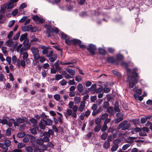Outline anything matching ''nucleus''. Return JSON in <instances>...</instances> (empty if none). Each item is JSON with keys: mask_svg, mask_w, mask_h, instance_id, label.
I'll return each mask as SVG.
<instances>
[{"mask_svg": "<svg viewBox=\"0 0 152 152\" xmlns=\"http://www.w3.org/2000/svg\"><path fill=\"white\" fill-rule=\"evenodd\" d=\"M20 32H18L16 35H15L13 37V39L14 40H17L20 36Z\"/></svg>", "mask_w": 152, "mask_h": 152, "instance_id": "49", "label": "nucleus"}, {"mask_svg": "<svg viewBox=\"0 0 152 152\" xmlns=\"http://www.w3.org/2000/svg\"><path fill=\"white\" fill-rule=\"evenodd\" d=\"M55 79L57 80H58L63 78V77L62 75L57 74L55 75Z\"/></svg>", "mask_w": 152, "mask_h": 152, "instance_id": "43", "label": "nucleus"}, {"mask_svg": "<svg viewBox=\"0 0 152 152\" xmlns=\"http://www.w3.org/2000/svg\"><path fill=\"white\" fill-rule=\"evenodd\" d=\"M112 72L114 74L116 75L118 77L121 76V75L120 73L116 70H112Z\"/></svg>", "mask_w": 152, "mask_h": 152, "instance_id": "37", "label": "nucleus"}, {"mask_svg": "<svg viewBox=\"0 0 152 152\" xmlns=\"http://www.w3.org/2000/svg\"><path fill=\"white\" fill-rule=\"evenodd\" d=\"M54 99L56 101H58L60 99V96L58 94H56L54 96Z\"/></svg>", "mask_w": 152, "mask_h": 152, "instance_id": "54", "label": "nucleus"}, {"mask_svg": "<svg viewBox=\"0 0 152 152\" xmlns=\"http://www.w3.org/2000/svg\"><path fill=\"white\" fill-rule=\"evenodd\" d=\"M31 50L33 54L34 59L35 61L38 60L40 58V56L38 49L35 47H32Z\"/></svg>", "mask_w": 152, "mask_h": 152, "instance_id": "4", "label": "nucleus"}, {"mask_svg": "<svg viewBox=\"0 0 152 152\" xmlns=\"http://www.w3.org/2000/svg\"><path fill=\"white\" fill-rule=\"evenodd\" d=\"M14 123H15V120L13 118L10 119L7 121V125L11 127L12 126L13 123L14 124Z\"/></svg>", "mask_w": 152, "mask_h": 152, "instance_id": "19", "label": "nucleus"}, {"mask_svg": "<svg viewBox=\"0 0 152 152\" xmlns=\"http://www.w3.org/2000/svg\"><path fill=\"white\" fill-rule=\"evenodd\" d=\"M24 121V120L23 118L18 117L16 119L15 123H14V126L15 127L19 126V124L23 123Z\"/></svg>", "mask_w": 152, "mask_h": 152, "instance_id": "6", "label": "nucleus"}, {"mask_svg": "<svg viewBox=\"0 0 152 152\" xmlns=\"http://www.w3.org/2000/svg\"><path fill=\"white\" fill-rule=\"evenodd\" d=\"M96 88V84H93L91 86V87L88 88V90L90 91H94Z\"/></svg>", "mask_w": 152, "mask_h": 152, "instance_id": "38", "label": "nucleus"}, {"mask_svg": "<svg viewBox=\"0 0 152 152\" xmlns=\"http://www.w3.org/2000/svg\"><path fill=\"white\" fill-rule=\"evenodd\" d=\"M85 102L84 101H82L80 102V106L78 108V110L80 111H83L84 107L85 106Z\"/></svg>", "mask_w": 152, "mask_h": 152, "instance_id": "18", "label": "nucleus"}, {"mask_svg": "<svg viewBox=\"0 0 152 152\" xmlns=\"http://www.w3.org/2000/svg\"><path fill=\"white\" fill-rule=\"evenodd\" d=\"M72 41L71 40H70L69 38H67L65 40V42L68 45H70L71 44Z\"/></svg>", "mask_w": 152, "mask_h": 152, "instance_id": "62", "label": "nucleus"}, {"mask_svg": "<svg viewBox=\"0 0 152 152\" xmlns=\"http://www.w3.org/2000/svg\"><path fill=\"white\" fill-rule=\"evenodd\" d=\"M109 104L108 101H105L103 103V107L105 108H107L109 107Z\"/></svg>", "mask_w": 152, "mask_h": 152, "instance_id": "53", "label": "nucleus"}, {"mask_svg": "<svg viewBox=\"0 0 152 152\" xmlns=\"http://www.w3.org/2000/svg\"><path fill=\"white\" fill-rule=\"evenodd\" d=\"M3 143L7 146V147L8 148V147H10V146L11 145V141L9 140L8 139H5L4 140V142Z\"/></svg>", "mask_w": 152, "mask_h": 152, "instance_id": "21", "label": "nucleus"}, {"mask_svg": "<svg viewBox=\"0 0 152 152\" xmlns=\"http://www.w3.org/2000/svg\"><path fill=\"white\" fill-rule=\"evenodd\" d=\"M30 142L31 143H33L36 142V138L34 136L30 134Z\"/></svg>", "mask_w": 152, "mask_h": 152, "instance_id": "39", "label": "nucleus"}, {"mask_svg": "<svg viewBox=\"0 0 152 152\" xmlns=\"http://www.w3.org/2000/svg\"><path fill=\"white\" fill-rule=\"evenodd\" d=\"M118 147V145L117 144H115L112 147L111 149V150L112 152L115 151L117 150Z\"/></svg>", "mask_w": 152, "mask_h": 152, "instance_id": "28", "label": "nucleus"}, {"mask_svg": "<svg viewBox=\"0 0 152 152\" xmlns=\"http://www.w3.org/2000/svg\"><path fill=\"white\" fill-rule=\"evenodd\" d=\"M95 121L96 124H97V125H101L100 124L101 122V119L100 118H97L95 119Z\"/></svg>", "mask_w": 152, "mask_h": 152, "instance_id": "47", "label": "nucleus"}, {"mask_svg": "<svg viewBox=\"0 0 152 152\" xmlns=\"http://www.w3.org/2000/svg\"><path fill=\"white\" fill-rule=\"evenodd\" d=\"M139 78L132 77L131 76H128L127 79L129 82V86L130 88H133L134 86L138 82Z\"/></svg>", "mask_w": 152, "mask_h": 152, "instance_id": "2", "label": "nucleus"}, {"mask_svg": "<svg viewBox=\"0 0 152 152\" xmlns=\"http://www.w3.org/2000/svg\"><path fill=\"white\" fill-rule=\"evenodd\" d=\"M87 49L90 54L93 56L96 54V51L97 50L96 46L93 44L91 43L88 45L87 47Z\"/></svg>", "mask_w": 152, "mask_h": 152, "instance_id": "3", "label": "nucleus"}, {"mask_svg": "<svg viewBox=\"0 0 152 152\" xmlns=\"http://www.w3.org/2000/svg\"><path fill=\"white\" fill-rule=\"evenodd\" d=\"M39 126L41 129H45V126H47V123H46V120L42 119L39 123Z\"/></svg>", "mask_w": 152, "mask_h": 152, "instance_id": "5", "label": "nucleus"}, {"mask_svg": "<svg viewBox=\"0 0 152 152\" xmlns=\"http://www.w3.org/2000/svg\"><path fill=\"white\" fill-rule=\"evenodd\" d=\"M26 134L23 131L21 132L18 133L17 135L18 138H22L25 136Z\"/></svg>", "mask_w": 152, "mask_h": 152, "instance_id": "29", "label": "nucleus"}, {"mask_svg": "<svg viewBox=\"0 0 152 152\" xmlns=\"http://www.w3.org/2000/svg\"><path fill=\"white\" fill-rule=\"evenodd\" d=\"M46 28V33L48 35V37H49L51 36L50 33H53V28L51 26L48 25Z\"/></svg>", "mask_w": 152, "mask_h": 152, "instance_id": "7", "label": "nucleus"}, {"mask_svg": "<svg viewBox=\"0 0 152 152\" xmlns=\"http://www.w3.org/2000/svg\"><path fill=\"white\" fill-rule=\"evenodd\" d=\"M27 35L28 34L27 33L22 34L20 37V41L21 42H22L23 40H24L27 39Z\"/></svg>", "mask_w": 152, "mask_h": 152, "instance_id": "23", "label": "nucleus"}, {"mask_svg": "<svg viewBox=\"0 0 152 152\" xmlns=\"http://www.w3.org/2000/svg\"><path fill=\"white\" fill-rule=\"evenodd\" d=\"M15 21V20H12L10 22L8 25V27L9 28L12 27L14 24Z\"/></svg>", "mask_w": 152, "mask_h": 152, "instance_id": "51", "label": "nucleus"}, {"mask_svg": "<svg viewBox=\"0 0 152 152\" xmlns=\"http://www.w3.org/2000/svg\"><path fill=\"white\" fill-rule=\"evenodd\" d=\"M18 12V9H15L12 12V14L13 16H14L16 15Z\"/></svg>", "mask_w": 152, "mask_h": 152, "instance_id": "61", "label": "nucleus"}, {"mask_svg": "<svg viewBox=\"0 0 152 152\" xmlns=\"http://www.w3.org/2000/svg\"><path fill=\"white\" fill-rule=\"evenodd\" d=\"M30 139V134H27L23 139V142L24 143L27 142Z\"/></svg>", "mask_w": 152, "mask_h": 152, "instance_id": "24", "label": "nucleus"}, {"mask_svg": "<svg viewBox=\"0 0 152 152\" xmlns=\"http://www.w3.org/2000/svg\"><path fill=\"white\" fill-rule=\"evenodd\" d=\"M39 18V17L37 15H34L32 17V19L33 20L36 21H38Z\"/></svg>", "mask_w": 152, "mask_h": 152, "instance_id": "52", "label": "nucleus"}, {"mask_svg": "<svg viewBox=\"0 0 152 152\" xmlns=\"http://www.w3.org/2000/svg\"><path fill=\"white\" fill-rule=\"evenodd\" d=\"M38 130L36 129L35 128H31L30 129V131L33 134H37V131Z\"/></svg>", "mask_w": 152, "mask_h": 152, "instance_id": "40", "label": "nucleus"}, {"mask_svg": "<svg viewBox=\"0 0 152 152\" xmlns=\"http://www.w3.org/2000/svg\"><path fill=\"white\" fill-rule=\"evenodd\" d=\"M41 49L43 50L42 51V53L43 54H45L48 53V50L49 49V47H47L45 45H42L41 46Z\"/></svg>", "mask_w": 152, "mask_h": 152, "instance_id": "12", "label": "nucleus"}, {"mask_svg": "<svg viewBox=\"0 0 152 152\" xmlns=\"http://www.w3.org/2000/svg\"><path fill=\"white\" fill-rule=\"evenodd\" d=\"M46 121V123H47V126L51 125L53 122V121L51 119L49 118H47Z\"/></svg>", "mask_w": 152, "mask_h": 152, "instance_id": "42", "label": "nucleus"}, {"mask_svg": "<svg viewBox=\"0 0 152 152\" xmlns=\"http://www.w3.org/2000/svg\"><path fill=\"white\" fill-rule=\"evenodd\" d=\"M64 75H65V77L67 79H69V78H72V76L69 74H67L65 71H64Z\"/></svg>", "mask_w": 152, "mask_h": 152, "instance_id": "60", "label": "nucleus"}, {"mask_svg": "<svg viewBox=\"0 0 152 152\" xmlns=\"http://www.w3.org/2000/svg\"><path fill=\"white\" fill-rule=\"evenodd\" d=\"M37 143L39 145H42L44 142L42 138H41L37 140L36 141Z\"/></svg>", "mask_w": 152, "mask_h": 152, "instance_id": "33", "label": "nucleus"}, {"mask_svg": "<svg viewBox=\"0 0 152 152\" xmlns=\"http://www.w3.org/2000/svg\"><path fill=\"white\" fill-rule=\"evenodd\" d=\"M78 91L80 92H82L83 89V86L81 83H79L77 86Z\"/></svg>", "mask_w": 152, "mask_h": 152, "instance_id": "27", "label": "nucleus"}, {"mask_svg": "<svg viewBox=\"0 0 152 152\" xmlns=\"http://www.w3.org/2000/svg\"><path fill=\"white\" fill-rule=\"evenodd\" d=\"M98 53L103 56H104L106 54V51L105 50L102 48H98Z\"/></svg>", "mask_w": 152, "mask_h": 152, "instance_id": "17", "label": "nucleus"}, {"mask_svg": "<svg viewBox=\"0 0 152 152\" xmlns=\"http://www.w3.org/2000/svg\"><path fill=\"white\" fill-rule=\"evenodd\" d=\"M67 114L66 113H64V114L66 117L67 118L68 115L70 116L72 114V110L70 109H68L67 110Z\"/></svg>", "mask_w": 152, "mask_h": 152, "instance_id": "31", "label": "nucleus"}, {"mask_svg": "<svg viewBox=\"0 0 152 152\" xmlns=\"http://www.w3.org/2000/svg\"><path fill=\"white\" fill-rule=\"evenodd\" d=\"M38 40L39 39L36 38L34 35L32 36L31 37V42L38 41Z\"/></svg>", "mask_w": 152, "mask_h": 152, "instance_id": "57", "label": "nucleus"}, {"mask_svg": "<svg viewBox=\"0 0 152 152\" xmlns=\"http://www.w3.org/2000/svg\"><path fill=\"white\" fill-rule=\"evenodd\" d=\"M114 110L115 112H120L121 110L119 108V103L117 102H116L114 105Z\"/></svg>", "mask_w": 152, "mask_h": 152, "instance_id": "15", "label": "nucleus"}, {"mask_svg": "<svg viewBox=\"0 0 152 152\" xmlns=\"http://www.w3.org/2000/svg\"><path fill=\"white\" fill-rule=\"evenodd\" d=\"M110 143L108 141H105L103 145V147L104 148L107 149L110 146Z\"/></svg>", "mask_w": 152, "mask_h": 152, "instance_id": "32", "label": "nucleus"}, {"mask_svg": "<svg viewBox=\"0 0 152 152\" xmlns=\"http://www.w3.org/2000/svg\"><path fill=\"white\" fill-rule=\"evenodd\" d=\"M32 25H28L26 26H24L22 27V29L24 31H27L31 30L32 28Z\"/></svg>", "mask_w": 152, "mask_h": 152, "instance_id": "14", "label": "nucleus"}, {"mask_svg": "<svg viewBox=\"0 0 152 152\" xmlns=\"http://www.w3.org/2000/svg\"><path fill=\"white\" fill-rule=\"evenodd\" d=\"M23 60H25L27 59V58L28 56V54L27 52H25L23 53Z\"/></svg>", "mask_w": 152, "mask_h": 152, "instance_id": "46", "label": "nucleus"}, {"mask_svg": "<svg viewBox=\"0 0 152 152\" xmlns=\"http://www.w3.org/2000/svg\"><path fill=\"white\" fill-rule=\"evenodd\" d=\"M138 69L136 68H134L133 69V72H132V75H129V76H131L132 77H135L138 78H139L140 77L139 76L138 73L136 72V71H137Z\"/></svg>", "mask_w": 152, "mask_h": 152, "instance_id": "11", "label": "nucleus"}, {"mask_svg": "<svg viewBox=\"0 0 152 152\" xmlns=\"http://www.w3.org/2000/svg\"><path fill=\"white\" fill-rule=\"evenodd\" d=\"M57 58V55L56 54H54L51 57L49 58V60L50 62H53Z\"/></svg>", "mask_w": 152, "mask_h": 152, "instance_id": "26", "label": "nucleus"}, {"mask_svg": "<svg viewBox=\"0 0 152 152\" xmlns=\"http://www.w3.org/2000/svg\"><path fill=\"white\" fill-rule=\"evenodd\" d=\"M103 90L104 93H107L110 91V89L108 88L105 87L103 88Z\"/></svg>", "mask_w": 152, "mask_h": 152, "instance_id": "63", "label": "nucleus"}, {"mask_svg": "<svg viewBox=\"0 0 152 152\" xmlns=\"http://www.w3.org/2000/svg\"><path fill=\"white\" fill-rule=\"evenodd\" d=\"M66 70L69 74L72 75H75V71L73 69H70L69 68H66Z\"/></svg>", "mask_w": 152, "mask_h": 152, "instance_id": "25", "label": "nucleus"}, {"mask_svg": "<svg viewBox=\"0 0 152 152\" xmlns=\"http://www.w3.org/2000/svg\"><path fill=\"white\" fill-rule=\"evenodd\" d=\"M3 143L7 146V147L8 148V147H10V146L11 145V141L9 140L8 139H5L4 140V142Z\"/></svg>", "mask_w": 152, "mask_h": 152, "instance_id": "22", "label": "nucleus"}, {"mask_svg": "<svg viewBox=\"0 0 152 152\" xmlns=\"http://www.w3.org/2000/svg\"><path fill=\"white\" fill-rule=\"evenodd\" d=\"M27 18V16H23L19 21L20 23H22L25 22Z\"/></svg>", "mask_w": 152, "mask_h": 152, "instance_id": "55", "label": "nucleus"}, {"mask_svg": "<svg viewBox=\"0 0 152 152\" xmlns=\"http://www.w3.org/2000/svg\"><path fill=\"white\" fill-rule=\"evenodd\" d=\"M0 123H1L3 125L6 124L7 125V120L6 119H3L2 120L0 119Z\"/></svg>", "mask_w": 152, "mask_h": 152, "instance_id": "48", "label": "nucleus"}, {"mask_svg": "<svg viewBox=\"0 0 152 152\" xmlns=\"http://www.w3.org/2000/svg\"><path fill=\"white\" fill-rule=\"evenodd\" d=\"M30 122L32 124H37V120L33 118H32L30 120Z\"/></svg>", "mask_w": 152, "mask_h": 152, "instance_id": "58", "label": "nucleus"}, {"mask_svg": "<svg viewBox=\"0 0 152 152\" xmlns=\"http://www.w3.org/2000/svg\"><path fill=\"white\" fill-rule=\"evenodd\" d=\"M107 136V134L106 132H104L102 135L101 138L102 140H105L106 139Z\"/></svg>", "mask_w": 152, "mask_h": 152, "instance_id": "36", "label": "nucleus"}, {"mask_svg": "<svg viewBox=\"0 0 152 152\" xmlns=\"http://www.w3.org/2000/svg\"><path fill=\"white\" fill-rule=\"evenodd\" d=\"M123 119L124 118L123 117L121 116L120 117L115 119L114 122L115 124L118 123L121 121H122Z\"/></svg>", "mask_w": 152, "mask_h": 152, "instance_id": "35", "label": "nucleus"}, {"mask_svg": "<svg viewBox=\"0 0 152 152\" xmlns=\"http://www.w3.org/2000/svg\"><path fill=\"white\" fill-rule=\"evenodd\" d=\"M86 3V0H79V1L77 2L78 4L81 5H84Z\"/></svg>", "mask_w": 152, "mask_h": 152, "instance_id": "59", "label": "nucleus"}, {"mask_svg": "<svg viewBox=\"0 0 152 152\" xmlns=\"http://www.w3.org/2000/svg\"><path fill=\"white\" fill-rule=\"evenodd\" d=\"M26 145L24 143H19L18 145V148H21L25 146Z\"/></svg>", "mask_w": 152, "mask_h": 152, "instance_id": "45", "label": "nucleus"}, {"mask_svg": "<svg viewBox=\"0 0 152 152\" xmlns=\"http://www.w3.org/2000/svg\"><path fill=\"white\" fill-rule=\"evenodd\" d=\"M107 129V125L104 124L102 126L101 129V131L102 132H105Z\"/></svg>", "mask_w": 152, "mask_h": 152, "instance_id": "56", "label": "nucleus"}, {"mask_svg": "<svg viewBox=\"0 0 152 152\" xmlns=\"http://www.w3.org/2000/svg\"><path fill=\"white\" fill-rule=\"evenodd\" d=\"M107 61L108 63L111 64L115 63L117 64L113 56L108 57L107 58Z\"/></svg>", "mask_w": 152, "mask_h": 152, "instance_id": "10", "label": "nucleus"}, {"mask_svg": "<svg viewBox=\"0 0 152 152\" xmlns=\"http://www.w3.org/2000/svg\"><path fill=\"white\" fill-rule=\"evenodd\" d=\"M108 116V114L107 113H105L103 114L101 116L102 119V120H104L106 118H107Z\"/></svg>", "mask_w": 152, "mask_h": 152, "instance_id": "50", "label": "nucleus"}, {"mask_svg": "<svg viewBox=\"0 0 152 152\" xmlns=\"http://www.w3.org/2000/svg\"><path fill=\"white\" fill-rule=\"evenodd\" d=\"M130 145L129 144H127L124 145L122 147V149L123 150H125L128 148Z\"/></svg>", "mask_w": 152, "mask_h": 152, "instance_id": "64", "label": "nucleus"}, {"mask_svg": "<svg viewBox=\"0 0 152 152\" xmlns=\"http://www.w3.org/2000/svg\"><path fill=\"white\" fill-rule=\"evenodd\" d=\"M13 42L12 39H9L6 42L5 45L10 48H11L13 45Z\"/></svg>", "mask_w": 152, "mask_h": 152, "instance_id": "16", "label": "nucleus"}, {"mask_svg": "<svg viewBox=\"0 0 152 152\" xmlns=\"http://www.w3.org/2000/svg\"><path fill=\"white\" fill-rule=\"evenodd\" d=\"M121 66H124L125 69L127 68L128 67L129 64L125 62H122L121 63Z\"/></svg>", "mask_w": 152, "mask_h": 152, "instance_id": "44", "label": "nucleus"}, {"mask_svg": "<svg viewBox=\"0 0 152 152\" xmlns=\"http://www.w3.org/2000/svg\"><path fill=\"white\" fill-rule=\"evenodd\" d=\"M25 149L28 152H32L33 151V148L31 146L26 147Z\"/></svg>", "mask_w": 152, "mask_h": 152, "instance_id": "41", "label": "nucleus"}, {"mask_svg": "<svg viewBox=\"0 0 152 152\" xmlns=\"http://www.w3.org/2000/svg\"><path fill=\"white\" fill-rule=\"evenodd\" d=\"M71 40L73 42V44L74 45H75L77 44H78L79 45L81 44L82 43L81 41L80 40L76 39H72Z\"/></svg>", "mask_w": 152, "mask_h": 152, "instance_id": "20", "label": "nucleus"}, {"mask_svg": "<svg viewBox=\"0 0 152 152\" xmlns=\"http://www.w3.org/2000/svg\"><path fill=\"white\" fill-rule=\"evenodd\" d=\"M0 147L5 151H7L8 150V148L3 143H0Z\"/></svg>", "mask_w": 152, "mask_h": 152, "instance_id": "30", "label": "nucleus"}, {"mask_svg": "<svg viewBox=\"0 0 152 152\" xmlns=\"http://www.w3.org/2000/svg\"><path fill=\"white\" fill-rule=\"evenodd\" d=\"M101 125H97L94 128V131L95 132H99L101 129Z\"/></svg>", "mask_w": 152, "mask_h": 152, "instance_id": "34", "label": "nucleus"}, {"mask_svg": "<svg viewBox=\"0 0 152 152\" xmlns=\"http://www.w3.org/2000/svg\"><path fill=\"white\" fill-rule=\"evenodd\" d=\"M116 59L115 61L117 64H118L120 61H122L124 58L123 55L120 54H118L116 55Z\"/></svg>", "mask_w": 152, "mask_h": 152, "instance_id": "9", "label": "nucleus"}, {"mask_svg": "<svg viewBox=\"0 0 152 152\" xmlns=\"http://www.w3.org/2000/svg\"><path fill=\"white\" fill-rule=\"evenodd\" d=\"M19 0H10V2L8 3L7 9H11L13 8L14 4V3L17 2Z\"/></svg>", "mask_w": 152, "mask_h": 152, "instance_id": "8", "label": "nucleus"}, {"mask_svg": "<svg viewBox=\"0 0 152 152\" xmlns=\"http://www.w3.org/2000/svg\"><path fill=\"white\" fill-rule=\"evenodd\" d=\"M130 126V123L127 121L124 120L119 124L118 129H121L122 130H125L128 129Z\"/></svg>", "mask_w": 152, "mask_h": 152, "instance_id": "1", "label": "nucleus"}, {"mask_svg": "<svg viewBox=\"0 0 152 152\" xmlns=\"http://www.w3.org/2000/svg\"><path fill=\"white\" fill-rule=\"evenodd\" d=\"M106 112L109 113L110 115L111 116L114 114V112L113 107L110 106L107 108Z\"/></svg>", "mask_w": 152, "mask_h": 152, "instance_id": "13", "label": "nucleus"}]
</instances>
